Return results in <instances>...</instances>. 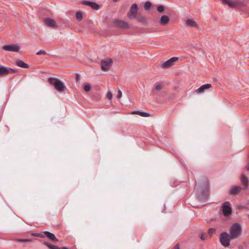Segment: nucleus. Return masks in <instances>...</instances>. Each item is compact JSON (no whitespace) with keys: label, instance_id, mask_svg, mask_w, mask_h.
Wrapping results in <instances>:
<instances>
[{"label":"nucleus","instance_id":"obj_22","mask_svg":"<svg viewBox=\"0 0 249 249\" xmlns=\"http://www.w3.org/2000/svg\"><path fill=\"white\" fill-rule=\"evenodd\" d=\"M186 24L188 26L192 27H197V25L196 23L190 19H187L186 21Z\"/></svg>","mask_w":249,"mask_h":249},{"label":"nucleus","instance_id":"obj_9","mask_svg":"<svg viewBox=\"0 0 249 249\" xmlns=\"http://www.w3.org/2000/svg\"><path fill=\"white\" fill-rule=\"evenodd\" d=\"M112 63V60L111 59H102L101 61V69L104 71H108Z\"/></svg>","mask_w":249,"mask_h":249},{"label":"nucleus","instance_id":"obj_18","mask_svg":"<svg viewBox=\"0 0 249 249\" xmlns=\"http://www.w3.org/2000/svg\"><path fill=\"white\" fill-rule=\"evenodd\" d=\"M43 244L47 246L50 249H69L67 247H64L62 249L59 248L57 246L53 245L48 242H44Z\"/></svg>","mask_w":249,"mask_h":249},{"label":"nucleus","instance_id":"obj_23","mask_svg":"<svg viewBox=\"0 0 249 249\" xmlns=\"http://www.w3.org/2000/svg\"><path fill=\"white\" fill-rule=\"evenodd\" d=\"M91 97L92 100L95 102H99L101 99V96L98 92L93 93Z\"/></svg>","mask_w":249,"mask_h":249},{"label":"nucleus","instance_id":"obj_31","mask_svg":"<svg viewBox=\"0 0 249 249\" xmlns=\"http://www.w3.org/2000/svg\"><path fill=\"white\" fill-rule=\"evenodd\" d=\"M7 70L9 71V73H16L18 72V70L15 69H12L11 68L7 67Z\"/></svg>","mask_w":249,"mask_h":249},{"label":"nucleus","instance_id":"obj_8","mask_svg":"<svg viewBox=\"0 0 249 249\" xmlns=\"http://www.w3.org/2000/svg\"><path fill=\"white\" fill-rule=\"evenodd\" d=\"M2 49L6 51L18 52L20 50V47L18 44H12L8 45L2 46Z\"/></svg>","mask_w":249,"mask_h":249},{"label":"nucleus","instance_id":"obj_32","mask_svg":"<svg viewBox=\"0 0 249 249\" xmlns=\"http://www.w3.org/2000/svg\"><path fill=\"white\" fill-rule=\"evenodd\" d=\"M31 239H18L17 241L19 242H29L31 241Z\"/></svg>","mask_w":249,"mask_h":249},{"label":"nucleus","instance_id":"obj_7","mask_svg":"<svg viewBox=\"0 0 249 249\" xmlns=\"http://www.w3.org/2000/svg\"><path fill=\"white\" fill-rule=\"evenodd\" d=\"M178 60V58L177 57H173L168 60L163 62L161 64V67L163 69H168L174 65L175 62Z\"/></svg>","mask_w":249,"mask_h":249},{"label":"nucleus","instance_id":"obj_19","mask_svg":"<svg viewBox=\"0 0 249 249\" xmlns=\"http://www.w3.org/2000/svg\"><path fill=\"white\" fill-rule=\"evenodd\" d=\"M241 181L242 185L244 186L245 188L248 186L249 180L248 178L247 177H246L244 175H241Z\"/></svg>","mask_w":249,"mask_h":249},{"label":"nucleus","instance_id":"obj_34","mask_svg":"<svg viewBox=\"0 0 249 249\" xmlns=\"http://www.w3.org/2000/svg\"><path fill=\"white\" fill-rule=\"evenodd\" d=\"M162 88H163V85H162L159 84V85H158L155 86V90L158 91V90H160L161 89H162Z\"/></svg>","mask_w":249,"mask_h":249},{"label":"nucleus","instance_id":"obj_41","mask_svg":"<svg viewBox=\"0 0 249 249\" xmlns=\"http://www.w3.org/2000/svg\"><path fill=\"white\" fill-rule=\"evenodd\" d=\"M113 0V1L115 2V1H117L118 0Z\"/></svg>","mask_w":249,"mask_h":249},{"label":"nucleus","instance_id":"obj_24","mask_svg":"<svg viewBox=\"0 0 249 249\" xmlns=\"http://www.w3.org/2000/svg\"><path fill=\"white\" fill-rule=\"evenodd\" d=\"M135 18L137 19L138 22L142 24H144L146 21V18L140 15H138Z\"/></svg>","mask_w":249,"mask_h":249},{"label":"nucleus","instance_id":"obj_12","mask_svg":"<svg viewBox=\"0 0 249 249\" xmlns=\"http://www.w3.org/2000/svg\"><path fill=\"white\" fill-rule=\"evenodd\" d=\"M45 237H47L50 241L53 243H56L58 241V240L56 238L55 235L48 231H44V238Z\"/></svg>","mask_w":249,"mask_h":249},{"label":"nucleus","instance_id":"obj_27","mask_svg":"<svg viewBox=\"0 0 249 249\" xmlns=\"http://www.w3.org/2000/svg\"><path fill=\"white\" fill-rule=\"evenodd\" d=\"M76 18L77 20L80 21L83 18V13L80 11H78L76 13Z\"/></svg>","mask_w":249,"mask_h":249},{"label":"nucleus","instance_id":"obj_38","mask_svg":"<svg viewBox=\"0 0 249 249\" xmlns=\"http://www.w3.org/2000/svg\"><path fill=\"white\" fill-rule=\"evenodd\" d=\"M122 91L120 90H119L118 91V93H117L116 97L117 98L119 99L122 97Z\"/></svg>","mask_w":249,"mask_h":249},{"label":"nucleus","instance_id":"obj_30","mask_svg":"<svg viewBox=\"0 0 249 249\" xmlns=\"http://www.w3.org/2000/svg\"><path fill=\"white\" fill-rule=\"evenodd\" d=\"M152 6V3L149 1H147L145 2L144 5V8L145 9H149Z\"/></svg>","mask_w":249,"mask_h":249},{"label":"nucleus","instance_id":"obj_16","mask_svg":"<svg viewBox=\"0 0 249 249\" xmlns=\"http://www.w3.org/2000/svg\"><path fill=\"white\" fill-rule=\"evenodd\" d=\"M241 186H234L230 191V193L232 195H237L242 190Z\"/></svg>","mask_w":249,"mask_h":249},{"label":"nucleus","instance_id":"obj_26","mask_svg":"<svg viewBox=\"0 0 249 249\" xmlns=\"http://www.w3.org/2000/svg\"><path fill=\"white\" fill-rule=\"evenodd\" d=\"M84 89L86 91H89L91 89V85L89 83H86L84 84Z\"/></svg>","mask_w":249,"mask_h":249},{"label":"nucleus","instance_id":"obj_21","mask_svg":"<svg viewBox=\"0 0 249 249\" xmlns=\"http://www.w3.org/2000/svg\"><path fill=\"white\" fill-rule=\"evenodd\" d=\"M132 114H137L142 117H147L150 116V114L147 112H142L140 111H133L131 113Z\"/></svg>","mask_w":249,"mask_h":249},{"label":"nucleus","instance_id":"obj_25","mask_svg":"<svg viewBox=\"0 0 249 249\" xmlns=\"http://www.w3.org/2000/svg\"><path fill=\"white\" fill-rule=\"evenodd\" d=\"M203 186L204 187V191H208L209 190V181L207 179H204Z\"/></svg>","mask_w":249,"mask_h":249},{"label":"nucleus","instance_id":"obj_20","mask_svg":"<svg viewBox=\"0 0 249 249\" xmlns=\"http://www.w3.org/2000/svg\"><path fill=\"white\" fill-rule=\"evenodd\" d=\"M16 64L17 66L23 68H28L29 67L28 64L20 60H17L16 61Z\"/></svg>","mask_w":249,"mask_h":249},{"label":"nucleus","instance_id":"obj_14","mask_svg":"<svg viewBox=\"0 0 249 249\" xmlns=\"http://www.w3.org/2000/svg\"><path fill=\"white\" fill-rule=\"evenodd\" d=\"M212 87V85L210 84H206L203 85H202L201 87H200L199 88H198L196 90V92L199 94V93H203L205 91V90L210 89Z\"/></svg>","mask_w":249,"mask_h":249},{"label":"nucleus","instance_id":"obj_6","mask_svg":"<svg viewBox=\"0 0 249 249\" xmlns=\"http://www.w3.org/2000/svg\"><path fill=\"white\" fill-rule=\"evenodd\" d=\"M114 26L123 29H127L129 28L128 23L125 21L119 19H115L113 21Z\"/></svg>","mask_w":249,"mask_h":249},{"label":"nucleus","instance_id":"obj_2","mask_svg":"<svg viewBox=\"0 0 249 249\" xmlns=\"http://www.w3.org/2000/svg\"><path fill=\"white\" fill-rule=\"evenodd\" d=\"M242 228L240 225L237 223L232 225L230 230V235L233 239L237 238L241 235Z\"/></svg>","mask_w":249,"mask_h":249},{"label":"nucleus","instance_id":"obj_40","mask_svg":"<svg viewBox=\"0 0 249 249\" xmlns=\"http://www.w3.org/2000/svg\"><path fill=\"white\" fill-rule=\"evenodd\" d=\"M75 80L76 81H78L79 80V75L78 74H76Z\"/></svg>","mask_w":249,"mask_h":249},{"label":"nucleus","instance_id":"obj_3","mask_svg":"<svg viewBox=\"0 0 249 249\" xmlns=\"http://www.w3.org/2000/svg\"><path fill=\"white\" fill-rule=\"evenodd\" d=\"M48 83L53 85L55 89L59 92L64 91L65 87L63 83L59 79L53 77H50L48 79Z\"/></svg>","mask_w":249,"mask_h":249},{"label":"nucleus","instance_id":"obj_17","mask_svg":"<svg viewBox=\"0 0 249 249\" xmlns=\"http://www.w3.org/2000/svg\"><path fill=\"white\" fill-rule=\"evenodd\" d=\"M9 74L7 67L0 65V76H3Z\"/></svg>","mask_w":249,"mask_h":249},{"label":"nucleus","instance_id":"obj_35","mask_svg":"<svg viewBox=\"0 0 249 249\" xmlns=\"http://www.w3.org/2000/svg\"><path fill=\"white\" fill-rule=\"evenodd\" d=\"M207 238V234L206 233H202L200 236V238L202 240L206 239Z\"/></svg>","mask_w":249,"mask_h":249},{"label":"nucleus","instance_id":"obj_5","mask_svg":"<svg viewBox=\"0 0 249 249\" xmlns=\"http://www.w3.org/2000/svg\"><path fill=\"white\" fill-rule=\"evenodd\" d=\"M138 8L136 3L133 4L127 14L128 18L130 19L135 18L138 15Z\"/></svg>","mask_w":249,"mask_h":249},{"label":"nucleus","instance_id":"obj_1","mask_svg":"<svg viewBox=\"0 0 249 249\" xmlns=\"http://www.w3.org/2000/svg\"><path fill=\"white\" fill-rule=\"evenodd\" d=\"M223 3L227 4L232 8H241L246 6L248 0H237L231 1V0H222Z\"/></svg>","mask_w":249,"mask_h":249},{"label":"nucleus","instance_id":"obj_11","mask_svg":"<svg viewBox=\"0 0 249 249\" xmlns=\"http://www.w3.org/2000/svg\"><path fill=\"white\" fill-rule=\"evenodd\" d=\"M82 4L85 5H88L90 6L92 9L98 10L100 9V5L96 2L89 1H83Z\"/></svg>","mask_w":249,"mask_h":249},{"label":"nucleus","instance_id":"obj_33","mask_svg":"<svg viewBox=\"0 0 249 249\" xmlns=\"http://www.w3.org/2000/svg\"><path fill=\"white\" fill-rule=\"evenodd\" d=\"M46 54V52L43 50H40L39 51L37 52L36 53V55H45Z\"/></svg>","mask_w":249,"mask_h":249},{"label":"nucleus","instance_id":"obj_39","mask_svg":"<svg viewBox=\"0 0 249 249\" xmlns=\"http://www.w3.org/2000/svg\"><path fill=\"white\" fill-rule=\"evenodd\" d=\"M174 249H179V244H177L174 247Z\"/></svg>","mask_w":249,"mask_h":249},{"label":"nucleus","instance_id":"obj_37","mask_svg":"<svg viewBox=\"0 0 249 249\" xmlns=\"http://www.w3.org/2000/svg\"><path fill=\"white\" fill-rule=\"evenodd\" d=\"M107 97L109 100H111L112 98V94L111 92H108L107 93Z\"/></svg>","mask_w":249,"mask_h":249},{"label":"nucleus","instance_id":"obj_13","mask_svg":"<svg viewBox=\"0 0 249 249\" xmlns=\"http://www.w3.org/2000/svg\"><path fill=\"white\" fill-rule=\"evenodd\" d=\"M45 24L49 27H57V25L54 20L51 18H46L44 20Z\"/></svg>","mask_w":249,"mask_h":249},{"label":"nucleus","instance_id":"obj_15","mask_svg":"<svg viewBox=\"0 0 249 249\" xmlns=\"http://www.w3.org/2000/svg\"><path fill=\"white\" fill-rule=\"evenodd\" d=\"M170 21L169 18L166 15L162 16L160 20L159 23L161 25L164 26L167 25Z\"/></svg>","mask_w":249,"mask_h":249},{"label":"nucleus","instance_id":"obj_29","mask_svg":"<svg viewBox=\"0 0 249 249\" xmlns=\"http://www.w3.org/2000/svg\"><path fill=\"white\" fill-rule=\"evenodd\" d=\"M157 11L160 13H162L164 12L165 10V7L164 6L160 5L157 7Z\"/></svg>","mask_w":249,"mask_h":249},{"label":"nucleus","instance_id":"obj_28","mask_svg":"<svg viewBox=\"0 0 249 249\" xmlns=\"http://www.w3.org/2000/svg\"><path fill=\"white\" fill-rule=\"evenodd\" d=\"M31 235L40 238H44V231L42 233H32Z\"/></svg>","mask_w":249,"mask_h":249},{"label":"nucleus","instance_id":"obj_4","mask_svg":"<svg viewBox=\"0 0 249 249\" xmlns=\"http://www.w3.org/2000/svg\"><path fill=\"white\" fill-rule=\"evenodd\" d=\"M233 239L230 235L226 232H222L219 237V240L221 245L224 247H228L230 245V241Z\"/></svg>","mask_w":249,"mask_h":249},{"label":"nucleus","instance_id":"obj_10","mask_svg":"<svg viewBox=\"0 0 249 249\" xmlns=\"http://www.w3.org/2000/svg\"><path fill=\"white\" fill-rule=\"evenodd\" d=\"M231 208L229 202H225L223 205V213L225 216H228L231 213Z\"/></svg>","mask_w":249,"mask_h":249},{"label":"nucleus","instance_id":"obj_36","mask_svg":"<svg viewBox=\"0 0 249 249\" xmlns=\"http://www.w3.org/2000/svg\"><path fill=\"white\" fill-rule=\"evenodd\" d=\"M215 231V229L213 228H210L208 230V233L211 235H212Z\"/></svg>","mask_w":249,"mask_h":249}]
</instances>
